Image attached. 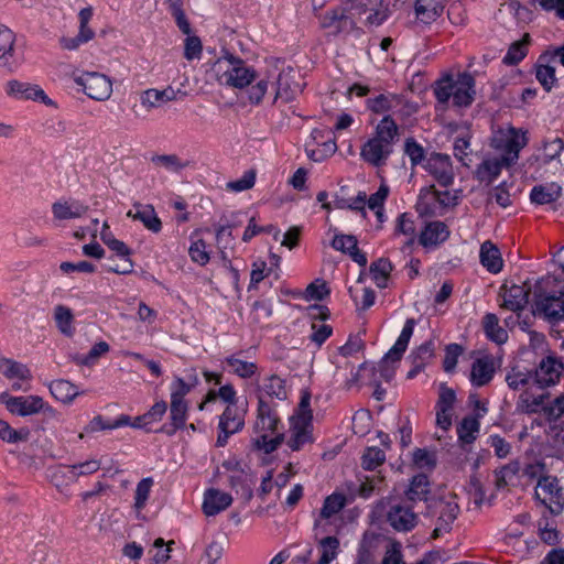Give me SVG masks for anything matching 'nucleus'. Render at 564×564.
<instances>
[{
  "label": "nucleus",
  "mask_w": 564,
  "mask_h": 564,
  "mask_svg": "<svg viewBox=\"0 0 564 564\" xmlns=\"http://www.w3.org/2000/svg\"><path fill=\"white\" fill-rule=\"evenodd\" d=\"M269 78H275L274 99H282L285 102L294 100L304 86L300 80L299 72L290 66L281 69L278 74H275V70L268 69L264 77L260 78L257 84L249 89L248 98L251 104L258 105L261 102L268 90Z\"/></svg>",
  "instance_id": "nucleus-1"
},
{
  "label": "nucleus",
  "mask_w": 564,
  "mask_h": 564,
  "mask_svg": "<svg viewBox=\"0 0 564 564\" xmlns=\"http://www.w3.org/2000/svg\"><path fill=\"white\" fill-rule=\"evenodd\" d=\"M209 73L220 85L237 89L249 86L257 78L251 66L226 50L213 63Z\"/></svg>",
  "instance_id": "nucleus-2"
},
{
  "label": "nucleus",
  "mask_w": 564,
  "mask_h": 564,
  "mask_svg": "<svg viewBox=\"0 0 564 564\" xmlns=\"http://www.w3.org/2000/svg\"><path fill=\"white\" fill-rule=\"evenodd\" d=\"M207 402L215 401L220 398L227 406L221 414L218 423L219 434L217 437V446H225L230 435L239 432L245 425V414L247 402L236 398L235 390H209Z\"/></svg>",
  "instance_id": "nucleus-3"
},
{
  "label": "nucleus",
  "mask_w": 564,
  "mask_h": 564,
  "mask_svg": "<svg viewBox=\"0 0 564 564\" xmlns=\"http://www.w3.org/2000/svg\"><path fill=\"white\" fill-rule=\"evenodd\" d=\"M397 138V123L390 116L383 117L376 127L373 137L361 147V159L376 167L384 165L392 153V145Z\"/></svg>",
  "instance_id": "nucleus-4"
},
{
  "label": "nucleus",
  "mask_w": 564,
  "mask_h": 564,
  "mask_svg": "<svg viewBox=\"0 0 564 564\" xmlns=\"http://www.w3.org/2000/svg\"><path fill=\"white\" fill-rule=\"evenodd\" d=\"M280 419L268 400L259 397L258 416L253 426L254 446L270 454L283 442L284 435L280 431Z\"/></svg>",
  "instance_id": "nucleus-5"
},
{
  "label": "nucleus",
  "mask_w": 564,
  "mask_h": 564,
  "mask_svg": "<svg viewBox=\"0 0 564 564\" xmlns=\"http://www.w3.org/2000/svg\"><path fill=\"white\" fill-rule=\"evenodd\" d=\"M556 283L554 276H545L539 280L534 288L535 311L553 321L564 318V291L553 290Z\"/></svg>",
  "instance_id": "nucleus-6"
},
{
  "label": "nucleus",
  "mask_w": 564,
  "mask_h": 564,
  "mask_svg": "<svg viewBox=\"0 0 564 564\" xmlns=\"http://www.w3.org/2000/svg\"><path fill=\"white\" fill-rule=\"evenodd\" d=\"M458 513L459 507L456 496L447 495L441 498H433L426 505V514L436 518L432 536L438 538L443 533L448 532Z\"/></svg>",
  "instance_id": "nucleus-7"
},
{
  "label": "nucleus",
  "mask_w": 564,
  "mask_h": 564,
  "mask_svg": "<svg viewBox=\"0 0 564 564\" xmlns=\"http://www.w3.org/2000/svg\"><path fill=\"white\" fill-rule=\"evenodd\" d=\"M0 403L4 404L7 410L18 416H29L39 413L40 411L54 414L51 406H46L44 400L39 395L28 394L13 397L7 392L0 394Z\"/></svg>",
  "instance_id": "nucleus-8"
},
{
  "label": "nucleus",
  "mask_w": 564,
  "mask_h": 564,
  "mask_svg": "<svg viewBox=\"0 0 564 564\" xmlns=\"http://www.w3.org/2000/svg\"><path fill=\"white\" fill-rule=\"evenodd\" d=\"M74 82L83 88L88 98L96 101H106L112 95V82L102 73L84 72L80 76L74 77Z\"/></svg>",
  "instance_id": "nucleus-9"
},
{
  "label": "nucleus",
  "mask_w": 564,
  "mask_h": 564,
  "mask_svg": "<svg viewBox=\"0 0 564 564\" xmlns=\"http://www.w3.org/2000/svg\"><path fill=\"white\" fill-rule=\"evenodd\" d=\"M535 498L553 514H560L564 509V490L556 477H541L535 487Z\"/></svg>",
  "instance_id": "nucleus-10"
},
{
  "label": "nucleus",
  "mask_w": 564,
  "mask_h": 564,
  "mask_svg": "<svg viewBox=\"0 0 564 564\" xmlns=\"http://www.w3.org/2000/svg\"><path fill=\"white\" fill-rule=\"evenodd\" d=\"M100 466L101 463L94 458L74 465L59 466L52 473L51 481L61 490L63 487L77 481L79 477L95 474Z\"/></svg>",
  "instance_id": "nucleus-11"
},
{
  "label": "nucleus",
  "mask_w": 564,
  "mask_h": 564,
  "mask_svg": "<svg viewBox=\"0 0 564 564\" xmlns=\"http://www.w3.org/2000/svg\"><path fill=\"white\" fill-rule=\"evenodd\" d=\"M414 506L408 502H398L390 506L386 514L387 522L398 532H409L413 530L417 522V513L413 510Z\"/></svg>",
  "instance_id": "nucleus-12"
},
{
  "label": "nucleus",
  "mask_w": 564,
  "mask_h": 564,
  "mask_svg": "<svg viewBox=\"0 0 564 564\" xmlns=\"http://www.w3.org/2000/svg\"><path fill=\"white\" fill-rule=\"evenodd\" d=\"M564 372V365L554 356L542 359L534 371L533 381L540 388L552 387L561 383Z\"/></svg>",
  "instance_id": "nucleus-13"
},
{
  "label": "nucleus",
  "mask_w": 564,
  "mask_h": 564,
  "mask_svg": "<svg viewBox=\"0 0 564 564\" xmlns=\"http://www.w3.org/2000/svg\"><path fill=\"white\" fill-rule=\"evenodd\" d=\"M6 93L15 99L41 101L46 106H54V101L37 85L11 79L6 84Z\"/></svg>",
  "instance_id": "nucleus-14"
},
{
  "label": "nucleus",
  "mask_w": 564,
  "mask_h": 564,
  "mask_svg": "<svg viewBox=\"0 0 564 564\" xmlns=\"http://www.w3.org/2000/svg\"><path fill=\"white\" fill-rule=\"evenodd\" d=\"M414 325H415V321L413 318H409L406 319L405 324H404V327L397 340V343L394 344V346L384 355V357L382 358L381 362L379 364V375L380 377H386V379L388 380L389 377H391V371L389 369H386L384 367L389 364V362H395V361H399L403 355V352L405 351L406 347H408V344L410 341V338L413 334V329H414Z\"/></svg>",
  "instance_id": "nucleus-15"
},
{
  "label": "nucleus",
  "mask_w": 564,
  "mask_h": 564,
  "mask_svg": "<svg viewBox=\"0 0 564 564\" xmlns=\"http://www.w3.org/2000/svg\"><path fill=\"white\" fill-rule=\"evenodd\" d=\"M313 420L291 416L290 419V437L288 445L292 451H300L305 444L314 442L313 438Z\"/></svg>",
  "instance_id": "nucleus-16"
},
{
  "label": "nucleus",
  "mask_w": 564,
  "mask_h": 564,
  "mask_svg": "<svg viewBox=\"0 0 564 564\" xmlns=\"http://www.w3.org/2000/svg\"><path fill=\"white\" fill-rule=\"evenodd\" d=\"M426 171L442 186H449L454 181V171L448 155L434 153L425 163Z\"/></svg>",
  "instance_id": "nucleus-17"
},
{
  "label": "nucleus",
  "mask_w": 564,
  "mask_h": 564,
  "mask_svg": "<svg viewBox=\"0 0 564 564\" xmlns=\"http://www.w3.org/2000/svg\"><path fill=\"white\" fill-rule=\"evenodd\" d=\"M187 411L188 405L184 399L183 391L178 390L172 393L170 410L171 424L163 425L160 431L167 435H173L178 429L184 427L187 419Z\"/></svg>",
  "instance_id": "nucleus-18"
},
{
  "label": "nucleus",
  "mask_w": 564,
  "mask_h": 564,
  "mask_svg": "<svg viewBox=\"0 0 564 564\" xmlns=\"http://www.w3.org/2000/svg\"><path fill=\"white\" fill-rule=\"evenodd\" d=\"M496 372V362L492 356L484 355L477 357L470 367V382L474 386L482 387L488 384Z\"/></svg>",
  "instance_id": "nucleus-19"
},
{
  "label": "nucleus",
  "mask_w": 564,
  "mask_h": 564,
  "mask_svg": "<svg viewBox=\"0 0 564 564\" xmlns=\"http://www.w3.org/2000/svg\"><path fill=\"white\" fill-rule=\"evenodd\" d=\"M232 503L230 494L216 488H209L204 494L203 512L207 517H213L226 510Z\"/></svg>",
  "instance_id": "nucleus-20"
},
{
  "label": "nucleus",
  "mask_w": 564,
  "mask_h": 564,
  "mask_svg": "<svg viewBox=\"0 0 564 564\" xmlns=\"http://www.w3.org/2000/svg\"><path fill=\"white\" fill-rule=\"evenodd\" d=\"M528 143L527 132L517 130L516 128H509L508 133L505 139V154L503 161L506 162V166H510L517 162L519 159V152L523 149Z\"/></svg>",
  "instance_id": "nucleus-21"
},
{
  "label": "nucleus",
  "mask_w": 564,
  "mask_h": 564,
  "mask_svg": "<svg viewBox=\"0 0 564 564\" xmlns=\"http://www.w3.org/2000/svg\"><path fill=\"white\" fill-rule=\"evenodd\" d=\"M456 395L454 390H443L436 404V424L443 431L452 426Z\"/></svg>",
  "instance_id": "nucleus-22"
},
{
  "label": "nucleus",
  "mask_w": 564,
  "mask_h": 564,
  "mask_svg": "<svg viewBox=\"0 0 564 564\" xmlns=\"http://www.w3.org/2000/svg\"><path fill=\"white\" fill-rule=\"evenodd\" d=\"M132 207L133 208L127 213L128 217L141 221L143 226L152 232H159L162 229L161 219L158 217L153 205H143L137 202Z\"/></svg>",
  "instance_id": "nucleus-23"
},
{
  "label": "nucleus",
  "mask_w": 564,
  "mask_h": 564,
  "mask_svg": "<svg viewBox=\"0 0 564 564\" xmlns=\"http://www.w3.org/2000/svg\"><path fill=\"white\" fill-rule=\"evenodd\" d=\"M431 484L426 475L419 474L412 477L409 488L405 491L406 502L410 505L424 501L426 505L433 499L430 498Z\"/></svg>",
  "instance_id": "nucleus-24"
},
{
  "label": "nucleus",
  "mask_w": 564,
  "mask_h": 564,
  "mask_svg": "<svg viewBox=\"0 0 564 564\" xmlns=\"http://www.w3.org/2000/svg\"><path fill=\"white\" fill-rule=\"evenodd\" d=\"M475 80L471 75L464 73L458 75L453 91V104L457 107H467L474 99Z\"/></svg>",
  "instance_id": "nucleus-25"
},
{
  "label": "nucleus",
  "mask_w": 564,
  "mask_h": 564,
  "mask_svg": "<svg viewBox=\"0 0 564 564\" xmlns=\"http://www.w3.org/2000/svg\"><path fill=\"white\" fill-rule=\"evenodd\" d=\"M444 8L445 0H416L414 6L416 20L430 24L443 14Z\"/></svg>",
  "instance_id": "nucleus-26"
},
{
  "label": "nucleus",
  "mask_w": 564,
  "mask_h": 564,
  "mask_svg": "<svg viewBox=\"0 0 564 564\" xmlns=\"http://www.w3.org/2000/svg\"><path fill=\"white\" fill-rule=\"evenodd\" d=\"M177 97V91L172 87H166L165 89L159 90L154 88H150L144 90L140 96L141 106L150 111L153 108H158L165 102L173 101Z\"/></svg>",
  "instance_id": "nucleus-27"
},
{
  "label": "nucleus",
  "mask_w": 564,
  "mask_h": 564,
  "mask_svg": "<svg viewBox=\"0 0 564 564\" xmlns=\"http://www.w3.org/2000/svg\"><path fill=\"white\" fill-rule=\"evenodd\" d=\"M332 246L334 249L344 253H349L351 259L359 265L367 264V257L357 247V239L352 235H336L333 239Z\"/></svg>",
  "instance_id": "nucleus-28"
},
{
  "label": "nucleus",
  "mask_w": 564,
  "mask_h": 564,
  "mask_svg": "<svg viewBox=\"0 0 564 564\" xmlns=\"http://www.w3.org/2000/svg\"><path fill=\"white\" fill-rule=\"evenodd\" d=\"M0 373L9 380H18L21 383H28L32 378L26 365L6 357L0 358Z\"/></svg>",
  "instance_id": "nucleus-29"
},
{
  "label": "nucleus",
  "mask_w": 564,
  "mask_h": 564,
  "mask_svg": "<svg viewBox=\"0 0 564 564\" xmlns=\"http://www.w3.org/2000/svg\"><path fill=\"white\" fill-rule=\"evenodd\" d=\"M321 28L328 30L329 34L338 35L341 32L350 31L347 17L341 7H337L326 12L321 19Z\"/></svg>",
  "instance_id": "nucleus-30"
},
{
  "label": "nucleus",
  "mask_w": 564,
  "mask_h": 564,
  "mask_svg": "<svg viewBox=\"0 0 564 564\" xmlns=\"http://www.w3.org/2000/svg\"><path fill=\"white\" fill-rule=\"evenodd\" d=\"M415 208L422 217H432L437 215L441 206L434 185L421 189Z\"/></svg>",
  "instance_id": "nucleus-31"
},
{
  "label": "nucleus",
  "mask_w": 564,
  "mask_h": 564,
  "mask_svg": "<svg viewBox=\"0 0 564 564\" xmlns=\"http://www.w3.org/2000/svg\"><path fill=\"white\" fill-rule=\"evenodd\" d=\"M449 236L447 227L442 221L429 223L420 235V243L424 247L436 246L445 241Z\"/></svg>",
  "instance_id": "nucleus-32"
},
{
  "label": "nucleus",
  "mask_w": 564,
  "mask_h": 564,
  "mask_svg": "<svg viewBox=\"0 0 564 564\" xmlns=\"http://www.w3.org/2000/svg\"><path fill=\"white\" fill-rule=\"evenodd\" d=\"M480 262L491 273H498L502 270L503 261L501 253L496 245L490 240L485 241L480 247Z\"/></svg>",
  "instance_id": "nucleus-33"
},
{
  "label": "nucleus",
  "mask_w": 564,
  "mask_h": 564,
  "mask_svg": "<svg viewBox=\"0 0 564 564\" xmlns=\"http://www.w3.org/2000/svg\"><path fill=\"white\" fill-rule=\"evenodd\" d=\"M529 302V290L522 285H512L503 294L502 306L512 312L522 311Z\"/></svg>",
  "instance_id": "nucleus-34"
},
{
  "label": "nucleus",
  "mask_w": 564,
  "mask_h": 564,
  "mask_svg": "<svg viewBox=\"0 0 564 564\" xmlns=\"http://www.w3.org/2000/svg\"><path fill=\"white\" fill-rule=\"evenodd\" d=\"M129 424L130 416L126 414H121L115 420H108L101 415H97L88 422V424L84 427V431L87 434H93L99 431L119 429L121 426H127Z\"/></svg>",
  "instance_id": "nucleus-35"
},
{
  "label": "nucleus",
  "mask_w": 564,
  "mask_h": 564,
  "mask_svg": "<svg viewBox=\"0 0 564 564\" xmlns=\"http://www.w3.org/2000/svg\"><path fill=\"white\" fill-rule=\"evenodd\" d=\"M562 195V187L556 183L534 186L531 191V200L535 204H550L557 200Z\"/></svg>",
  "instance_id": "nucleus-36"
},
{
  "label": "nucleus",
  "mask_w": 564,
  "mask_h": 564,
  "mask_svg": "<svg viewBox=\"0 0 564 564\" xmlns=\"http://www.w3.org/2000/svg\"><path fill=\"white\" fill-rule=\"evenodd\" d=\"M340 7L347 17L350 30H354L357 22L369 11V4L366 0H344Z\"/></svg>",
  "instance_id": "nucleus-37"
},
{
  "label": "nucleus",
  "mask_w": 564,
  "mask_h": 564,
  "mask_svg": "<svg viewBox=\"0 0 564 564\" xmlns=\"http://www.w3.org/2000/svg\"><path fill=\"white\" fill-rule=\"evenodd\" d=\"M87 209V206L68 202H55L52 205L53 216L57 220L79 218L86 214Z\"/></svg>",
  "instance_id": "nucleus-38"
},
{
  "label": "nucleus",
  "mask_w": 564,
  "mask_h": 564,
  "mask_svg": "<svg viewBox=\"0 0 564 564\" xmlns=\"http://www.w3.org/2000/svg\"><path fill=\"white\" fill-rule=\"evenodd\" d=\"M166 410V402H155L147 413L134 417L133 421L130 420L129 425L135 429H145L148 425L159 422L165 414Z\"/></svg>",
  "instance_id": "nucleus-39"
},
{
  "label": "nucleus",
  "mask_w": 564,
  "mask_h": 564,
  "mask_svg": "<svg viewBox=\"0 0 564 564\" xmlns=\"http://www.w3.org/2000/svg\"><path fill=\"white\" fill-rule=\"evenodd\" d=\"M546 398L544 394L535 395L530 390H523L519 395L517 408L525 413H543Z\"/></svg>",
  "instance_id": "nucleus-40"
},
{
  "label": "nucleus",
  "mask_w": 564,
  "mask_h": 564,
  "mask_svg": "<svg viewBox=\"0 0 564 564\" xmlns=\"http://www.w3.org/2000/svg\"><path fill=\"white\" fill-rule=\"evenodd\" d=\"M29 427L13 429L7 421L0 420V438L9 444L25 443L30 440Z\"/></svg>",
  "instance_id": "nucleus-41"
},
{
  "label": "nucleus",
  "mask_w": 564,
  "mask_h": 564,
  "mask_svg": "<svg viewBox=\"0 0 564 564\" xmlns=\"http://www.w3.org/2000/svg\"><path fill=\"white\" fill-rule=\"evenodd\" d=\"M480 424L477 417L466 416L457 426L458 441L463 445L471 444L477 438Z\"/></svg>",
  "instance_id": "nucleus-42"
},
{
  "label": "nucleus",
  "mask_w": 564,
  "mask_h": 564,
  "mask_svg": "<svg viewBox=\"0 0 564 564\" xmlns=\"http://www.w3.org/2000/svg\"><path fill=\"white\" fill-rule=\"evenodd\" d=\"M506 165L503 156L500 159H487L477 169L476 174L479 181L491 183Z\"/></svg>",
  "instance_id": "nucleus-43"
},
{
  "label": "nucleus",
  "mask_w": 564,
  "mask_h": 564,
  "mask_svg": "<svg viewBox=\"0 0 564 564\" xmlns=\"http://www.w3.org/2000/svg\"><path fill=\"white\" fill-rule=\"evenodd\" d=\"M54 321L56 323V326L58 330L67 336L70 337L74 334V314L72 310L65 305H56L54 308Z\"/></svg>",
  "instance_id": "nucleus-44"
},
{
  "label": "nucleus",
  "mask_w": 564,
  "mask_h": 564,
  "mask_svg": "<svg viewBox=\"0 0 564 564\" xmlns=\"http://www.w3.org/2000/svg\"><path fill=\"white\" fill-rule=\"evenodd\" d=\"M484 329L486 335L494 341L502 344L507 340V332L499 326L498 317L495 314H487L484 317Z\"/></svg>",
  "instance_id": "nucleus-45"
},
{
  "label": "nucleus",
  "mask_w": 564,
  "mask_h": 564,
  "mask_svg": "<svg viewBox=\"0 0 564 564\" xmlns=\"http://www.w3.org/2000/svg\"><path fill=\"white\" fill-rule=\"evenodd\" d=\"M369 270L377 286L386 288L387 280L392 270L391 262L386 258H380L379 260L371 263Z\"/></svg>",
  "instance_id": "nucleus-46"
},
{
  "label": "nucleus",
  "mask_w": 564,
  "mask_h": 564,
  "mask_svg": "<svg viewBox=\"0 0 564 564\" xmlns=\"http://www.w3.org/2000/svg\"><path fill=\"white\" fill-rule=\"evenodd\" d=\"M15 35L3 24H0V61H8L14 55Z\"/></svg>",
  "instance_id": "nucleus-47"
},
{
  "label": "nucleus",
  "mask_w": 564,
  "mask_h": 564,
  "mask_svg": "<svg viewBox=\"0 0 564 564\" xmlns=\"http://www.w3.org/2000/svg\"><path fill=\"white\" fill-rule=\"evenodd\" d=\"M318 549L322 554L317 564H329L337 556L339 541L335 536H326L319 541Z\"/></svg>",
  "instance_id": "nucleus-48"
},
{
  "label": "nucleus",
  "mask_w": 564,
  "mask_h": 564,
  "mask_svg": "<svg viewBox=\"0 0 564 564\" xmlns=\"http://www.w3.org/2000/svg\"><path fill=\"white\" fill-rule=\"evenodd\" d=\"M346 496L343 494L335 492L328 496L321 510V517L329 519L334 514L338 513L346 506Z\"/></svg>",
  "instance_id": "nucleus-49"
},
{
  "label": "nucleus",
  "mask_w": 564,
  "mask_h": 564,
  "mask_svg": "<svg viewBox=\"0 0 564 564\" xmlns=\"http://www.w3.org/2000/svg\"><path fill=\"white\" fill-rule=\"evenodd\" d=\"M169 8L172 17L174 18L178 29L185 35L192 33L189 21L187 20L185 12L182 8V0H167Z\"/></svg>",
  "instance_id": "nucleus-50"
},
{
  "label": "nucleus",
  "mask_w": 564,
  "mask_h": 564,
  "mask_svg": "<svg viewBox=\"0 0 564 564\" xmlns=\"http://www.w3.org/2000/svg\"><path fill=\"white\" fill-rule=\"evenodd\" d=\"M529 34H525L521 41L512 43L503 57V63L507 65L518 64L527 55V43Z\"/></svg>",
  "instance_id": "nucleus-51"
},
{
  "label": "nucleus",
  "mask_w": 564,
  "mask_h": 564,
  "mask_svg": "<svg viewBox=\"0 0 564 564\" xmlns=\"http://www.w3.org/2000/svg\"><path fill=\"white\" fill-rule=\"evenodd\" d=\"M455 82L456 79L452 76H445L436 82L434 94L441 104H446L451 98H453Z\"/></svg>",
  "instance_id": "nucleus-52"
},
{
  "label": "nucleus",
  "mask_w": 564,
  "mask_h": 564,
  "mask_svg": "<svg viewBox=\"0 0 564 564\" xmlns=\"http://www.w3.org/2000/svg\"><path fill=\"white\" fill-rule=\"evenodd\" d=\"M151 162L156 167H162L173 172H178L186 166V164L182 163L175 154L153 155L151 158Z\"/></svg>",
  "instance_id": "nucleus-53"
},
{
  "label": "nucleus",
  "mask_w": 564,
  "mask_h": 564,
  "mask_svg": "<svg viewBox=\"0 0 564 564\" xmlns=\"http://www.w3.org/2000/svg\"><path fill=\"white\" fill-rule=\"evenodd\" d=\"M386 460V454L378 447H369L362 455V467L368 470H373L382 465Z\"/></svg>",
  "instance_id": "nucleus-54"
},
{
  "label": "nucleus",
  "mask_w": 564,
  "mask_h": 564,
  "mask_svg": "<svg viewBox=\"0 0 564 564\" xmlns=\"http://www.w3.org/2000/svg\"><path fill=\"white\" fill-rule=\"evenodd\" d=\"M535 77L545 91H551L556 83L555 68L551 65H538Z\"/></svg>",
  "instance_id": "nucleus-55"
},
{
  "label": "nucleus",
  "mask_w": 564,
  "mask_h": 564,
  "mask_svg": "<svg viewBox=\"0 0 564 564\" xmlns=\"http://www.w3.org/2000/svg\"><path fill=\"white\" fill-rule=\"evenodd\" d=\"M412 463L420 469H432L436 464L435 455L425 448H415L412 453Z\"/></svg>",
  "instance_id": "nucleus-56"
},
{
  "label": "nucleus",
  "mask_w": 564,
  "mask_h": 564,
  "mask_svg": "<svg viewBox=\"0 0 564 564\" xmlns=\"http://www.w3.org/2000/svg\"><path fill=\"white\" fill-rule=\"evenodd\" d=\"M153 486V479L152 478H143L141 481L138 482L135 488V496H134V508L137 510H142L149 499L151 488Z\"/></svg>",
  "instance_id": "nucleus-57"
},
{
  "label": "nucleus",
  "mask_w": 564,
  "mask_h": 564,
  "mask_svg": "<svg viewBox=\"0 0 564 564\" xmlns=\"http://www.w3.org/2000/svg\"><path fill=\"white\" fill-rule=\"evenodd\" d=\"M95 35L87 32L78 31L76 36H62L59 39V45L65 51H76L82 44L91 41Z\"/></svg>",
  "instance_id": "nucleus-58"
},
{
  "label": "nucleus",
  "mask_w": 564,
  "mask_h": 564,
  "mask_svg": "<svg viewBox=\"0 0 564 564\" xmlns=\"http://www.w3.org/2000/svg\"><path fill=\"white\" fill-rule=\"evenodd\" d=\"M464 352V348L458 344H449L445 347V356L443 368L446 372L454 371L459 356Z\"/></svg>",
  "instance_id": "nucleus-59"
},
{
  "label": "nucleus",
  "mask_w": 564,
  "mask_h": 564,
  "mask_svg": "<svg viewBox=\"0 0 564 564\" xmlns=\"http://www.w3.org/2000/svg\"><path fill=\"white\" fill-rule=\"evenodd\" d=\"M518 462H511L496 471V486L502 488L519 473Z\"/></svg>",
  "instance_id": "nucleus-60"
},
{
  "label": "nucleus",
  "mask_w": 564,
  "mask_h": 564,
  "mask_svg": "<svg viewBox=\"0 0 564 564\" xmlns=\"http://www.w3.org/2000/svg\"><path fill=\"white\" fill-rule=\"evenodd\" d=\"M397 231L409 237L404 248L411 247L414 243L415 225L414 221L408 216V214H402L398 218Z\"/></svg>",
  "instance_id": "nucleus-61"
},
{
  "label": "nucleus",
  "mask_w": 564,
  "mask_h": 564,
  "mask_svg": "<svg viewBox=\"0 0 564 564\" xmlns=\"http://www.w3.org/2000/svg\"><path fill=\"white\" fill-rule=\"evenodd\" d=\"M329 289L327 288V283L324 280H315L310 283L305 289V297L307 300L322 301L325 296L329 294Z\"/></svg>",
  "instance_id": "nucleus-62"
},
{
  "label": "nucleus",
  "mask_w": 564,
  "mask_h": 564,
  "mask_svg": "<svg viewBox=\"0 0 564 564\" xmlns=\"http://www.w3.org/2000/svg\"><path fill=\"white\" fill-rule=\"evenodd\" d=\"M203 51V44L198 36L187 35L184 42V57L187 61L199 58Z\"/></svg>",
  "instance_id": "nucleus-63"
},
{
  "label": "nucleus",
  "mask_w": 564,
  "mask_h": 564,
  "mask_svg": "<svg viewBox=\"0 0 564 564\" xmlns=\"http://www.w3.org/2000/svg\"><path fill=\"white\" fill-rule=\"evenodd\" d=\"M564 413V395H560L552 401L546 398L543 414L547 420H556Z\"/></svg>",
  "instance_id": "nucleus-64"
}]
</instances>
